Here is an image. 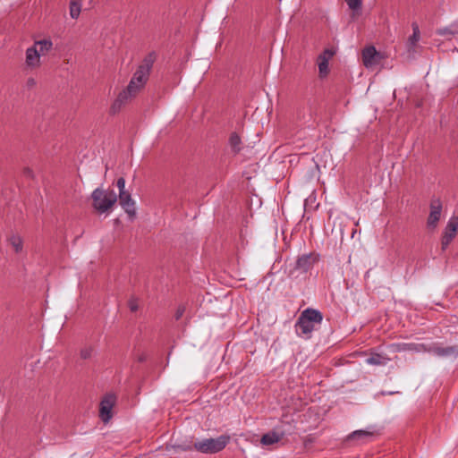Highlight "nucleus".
Segmentation results:
<instances>
[{"instance_id":"nucleus-1","label":"nucleus","mask_w":458,"mask_h":458,"mask_svg":"<svg viewBox=\"0 0 458 458\" xmlns=\"http://www.w3.org/2000/svg\"><path fill=\"white\" fill-rule=\"evenodd\" d=\"M151 67L152 60L145 59L134 72L127 88L121 91L114 100L110 107L111 113L116 114L119 112L124 105L130 102L142 90L148 80Z\"/></svg>"},{"instance_id":"nucleus-2","label":"nucleus","mask_w":458,"mask_h":458,"mask_svg":"<svg viewBox=\"0 0 458 458\" xmlns=\"http://www.w3.org/2000/svg\"><path fill=\"white\" fill-rule=\"evenodd\" d=\"M53 49V42L48 38L35 40L33 45L26 49L25 67L28 70H36L39 68Z\"/></svg>"},{"instance_id":"nucleus-3","label":"nucleus","mask_w":458,"mask_h":458,"mask_svg":"<svg viewBox=\"0 0 458 458\" xmlns=\"http://www.w3.org/2000/svg\"><path fill=\"white\" fill-rule=\"evenodd\" d=\"M322 314L318 310L306 309L301 312L296 322L295 329L297 335L309 338L316 326L322 322Z\"/></svg>"},{"instance_id":"nucleus-4","label":"nucleus","mask_w":458,"mask_h":458,"mask_svg":"<svg viewBox=\"0 0 458 458\" xmlns=\"http://www.w3.org/2000/svg\"><path fill=\"white\" fill-rule=\"evenodd\" d=\"M91 200L98 213H108L117 201V195L113 190L97 188L91 193Z\"/></svg>"},{"instance_id":"nucleus-5","label":"nucleus","mask_w":458,"mask_h":458,"mask_svg":"<svg viewBox=\"0 0 458 458\" xmlns=\"http://www.w3.org/2000/svg\"><path fill=\"white\" fill-rule=\"evenodd\" d=\"M228 436H220L216 438H207L195 442L193 448L203 454H215L223 450L229 442Z\"/></svg>"},{"instance_id":"nucleus-6","label":"nucleus","mask_w":458,"mask_h":458,"mask_svg":"<svg viewBox=\"0 0 458 458\" xmlns=\"http://www.w3.org/2000/svg\"><path fill=\"white\" fill-rule=\"evenodd\" d=\"M458 232V216H452L443 231L441 239L442 250H445L455 238Z\"/></svg>"},{"instance_id":"nucleus-7","label":"nucleus","mask_w":458,"mask_h":458,"mask_svg":"<svg viewBox=\"0 0 458 458\" xmlns=\"http://www.w3.org/2000/svg\"><path fill=\"white\" fill-rule=\"evenodd\" d=\"M383 55L373 47H367L362 51V63L367 69L375 70L381 63Z\"/></svg>"},{"instance_id":"nucleus-8","label":"nucleus","mask_w":458,"mask_h":458,"mask_svg":"<svg viewBox=\"0 0 458 458\" xmlns=\"http://www.w3.org/2000/svg\"><path fill=\"white\" fill-rule=\"evenodd\" d=\"M430 211L427 219V226L435 230L437 227L438 222L442 214V202L439 199L434 198L430 201Z\"/></svg>"},{"instance_id":"nucleus-9","label":"nucleus","mask_w":458,"mask_h":458,"mask_svg":"<svg viewBox=\"0 0 458 458\" xmlns=\"http://www.w3.org/2000/svg\"><path fill=\"white\" fill-rule=\"evenodd\" d=\"M116 398L114 394H106L100 403L99 416L106 423L112 418V410L114 406Z\"/></svg>"},{"instance_id":"nucleus-10","label":"nucleus","mask_w":458,"mask_h":458,"mask_svg":"<svg viewBox=\"0 0 458 458\" xmlns=\"http://www.w3.org/2000/svg\"><path fill=\"white\" fill-rule=\"evenodd\" d=\"M335 52L330 49L324 50L317 58L318 68V76L320 79L326 78L329 73V61L334 56Z\"/></svg>"},{"instance_id":"nucleus-11","label":"nucleus","mask_w":458,"mask_h":458,"mask_svg":"<svg viewBox=\"0 0 458 458\" xmlns=\"http://www.w3.org/2000/svg\"><path fill=\"white\" fill-rule=\"evenodd\" d=\"M119 202L128 215H135V202L128 191L119 192Z\"/></svg>"},{"instance_id":"nucleus-12","label":"nucleus","mask_w":458,"mask_h":458,"mask_svg":"<svg viewBox=\"0 0 458 458\" xmlns=\"http://www.w3.org/2000/svg\"><path fill=\"white\" fill-rule=\"evenodd\" d=\"M318 259V255L314 253L304 254L297 259L296 267L302 271H308Z\"/></svg>"},{"instance_id":"nucleus-13","label":"nucleus","mask_w":458,"mask_h":458,"mask_svg":"<svg viewBox=\"0 0 458 458\" xmlns=\"http://www.w3.org/2000/svg\"><path fill=\"white\" fill-rule=\"evenodd\" d=\"M411 27L413 32L412 35L408 38L407 48L409 52H415L418 47V42L420 39V31L417 23L413 22Z\"/></svg>"},{"instance_id":"nucleus-14","label":"nucleus","mask_w":458,"mask_h":458,"mask_svg":"<svg viewBox=\"0 0 458 458\" xmlns=\"http://www.w3.org/2000/svg\"><path fill=\"white\" fill-rule=\"evenodd\" d=\"M282 433H278L276 431H270L262 436L260 442L263 445H270L279 442L282 439Z\"/></svg>"},{"instance_id":"nucleus-15","label":"nucleus","mask_w":458,"mask_h":458,"mask_svg":"<svg viewBox=\"0 0 458 458\" xmlns=\"http://www.w3.org/2000/svg\"><path fill=\"white\" fill-rule=\"evenodd\" d=\"M81 11V0H71L70 2V16L77 19Z\"/></svg>"},{"instance_id":"nucleus-16","label":"nucleus","mask_w":458,"mask_h":458,"mask_svg":"<svg viewBox=\"0 0 458 458\" xmlns=\"http://www.w3.org/2000/svg\"><path fill=\"white\" fill-rule=\"evenodd\" d=\"M389 360L380 354H372L369 356L366 362L370 365H386Z\"/></svg>"},{"instance_id":"nucleus-17","label":"nucleus","mask_w":458,"mask_h":458,"mask_svg":"<svg viewBox=\"0 0 458 458\" xmlns=\"http://www.w3.org/2000/svg\"><path fill=\"white\" fill-rule=\"evenodd\" d=\"M371 432L367 430H356L348 436L349 440H364L371 437Z\"/></svg>"},{"instance_id":"nucleus-18","label":"nucleus","mask_w":458,"mask_h":458,"mask_svg":"<svg viewBox=\"0 0 458 458\" xmlns=\"http://www.w3.org/2000/svg\"><path fill=\"white\" fill-rule=\"evenodd\" d=\"M10 243L14 249L15 252L19 253L22 250V239L19 235H13L10 237Z\"/></svg>"},{"instance_id":"nucleus-19","label":"nucleus","mask_w":458,"mask_h":458,"mask_svg":"<svg viewBox=\"0 0 458 458\" xmlns=\"http://www.w3.org/2000/svg\"><path fill=\"white\" fill-rule=\"evenodd\" d=\"M229 143H230L231 148L234 151H238L240 149L241 139L236 133H233L230 136Z\"/></svg>"},{"instance_id":"nucleus-20","label":"nucleus","mask_w":458,"mask_h":458,"mask_svg":"<svg viewBox=\"0 0 458 458\" xmlns=\"http://www.w3.org/2000/svg\"><path fill=\"white\" fill-rule=\"evenodd\" d=\"M93 352H94L93 347L84 346L83 348H81V350L80 352V356L83 360H88V359L91 358Z\"/></svg>"},{"instance_id":"nucleus-21","label":"nucleus","mask_w":458,"mask_h":458,"mask_svg":"<svg viewBox=\"0 0 458 458\" xmlns=\"http://www.w3.org/2000/svg\"><path fill=\"white\" fill-rule=\"evenodd\" d=\"M348 7L352 11H357L361 6V0H345Z\"/></svg>"},{"instance_id":"nucleus-22","label":"nucleus","mask_w":458,"mask_h":458,"mask_svg":"<svg viewBox=\"0 0 458 458\" xmlns=\"http://www.w3.org/2000/svg\"><path fill=\"white\" fill-rule=\"evenodd\" d=\"M116 185L119 189V192H124V191H127L125 190V180L123 178V177H120L118 180H117V182H116Z\"/></svg>"},{"instance_id":"nucleus-23","label":"nucleus","mask_w":458,"mask_h":458,"mask_svg":"<svg viewBox=\"0 0 458 458\" xmlns=\"http://www.w3.org/2000/svg\"><path fill=\"white\" fill-rule=\"evenodd\" d=\"M129 308L131 311H136L139 309V302L137 299H131L129 301Z\"/></svg>"},{"instance_id":"nucleus-24","label":"nucleus","mask_w":458,"mask_h":458,"mask_svg":"<svg viewBox=\"0 0 458 458\" xmlns=\"http://www.w3.org/2000/svg\"><path fill=\"white\" fill-rule=\"evenodd\" d=\"M437 33L439 35L445 36V35H453L455 33L454 30H452L450 28H443L437 30Z\"/></svg>"},{"instance_id":"nucleus-25","label":"nucleus","mask_w":458,"mask_h":458,"mask_svg":"<svg viewBox=\"0 0 458 458\" xmlns=\"http://www.w3.org/2000/svg\"><path fill=\"white\" fill-rule=\"evenodd\" d=\"M454 349L453 347L451 348H448L446 350L445 349H438L437 353L439 354V355H447L449 353H454Z\"/></svg>"},{"instance_id":"nucleus-26","label":"nucleus","mask_w":458,"mask_h":458,"mask_svg":"<svg viewBox=\"0 0 458 458\" xmlns=\"http://www.w3.org/2000/svg\"><path fill=\"white\" fill-rule=\"evenodd\" d=\"M179 447L184 451L191 450L192 448V446L191 445H179Z\"/></svg>"},{"instance_id":"nucleus-27","label":"nucleus","mask_w":458,"mask_h":458,"mask_svg":"<svg viewBox=\"0 0 458 458\" xmlns=\"http://www.w3.org/2000/svg\"><path fill=\"white\" fill-rule=\"evenodd\" d=\"M182 312H183V310H179L177 311V314H176V318H177V319H178V318L182 315Z\"/></svg>"},{"instance_id":"nucleus-28","label":"nucleus","mask_w":458,"mask_h":458,"mask_svg":"<svg viewBox=\"0 0 458 458\" xmlns=\"http://www.w3.org/2000/svg\"><path fill=\"white\" fill-rule=\"evenodd\" d=\"M409 346L411 347V349H414L415 351H418V348H417V347H415V345H413V344H410Z\"/></svg>"}]
</instances>
